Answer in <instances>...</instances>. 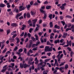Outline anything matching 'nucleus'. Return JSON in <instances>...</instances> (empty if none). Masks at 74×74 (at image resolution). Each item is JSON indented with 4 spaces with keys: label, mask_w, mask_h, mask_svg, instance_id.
Returning <instances> with one entry per match:
<instances>
[{
    "label": "nucleus",
    "mask_w": 74,
    "mask_h": 74,
    "mask_svg": "<svg viewBox=\"0 0 74 74\" xmlns=\"http://www.w3.org/2000/svg\"><path fill=\"white\" fill-rule=\"evenodd\" d=\"M23 35H24V32H23L21 34L20 36L22 37V36H23Z\"/></svg>",
    "instance_id": "3c124183"
},
{
    "label": "nucleus",
    "mask_w": 74,
    "mask_h": 74,
    "mask_svg": "<svg viewBox=\"0 0 74 74\" xmlns=\"http://www.w3.org/2000/svg\"><path fill=\"white\" fill-rule=\"evenodd\" d=\"M16 37V34H15L13 36L12 38H15V37Z\"/></svg>",
    "instance_id": "a19ab883"
},
{
    "label": "nucleus",
    "mask_w": 74,
    "mask_h": 74,
    "mask_svg": "<svg viewBox=\"0 0 74 74\" xmlns=\"http://www.w3.org/2000/svg\"><path fill=\"white\" fill-rule=\"evenodd\" d=\"M41 8L42 10H44L45 9V6H41Z\"/></svg>",
    "instance_id": "6e6d98bb"
},
{
    "label": "nucleus",
    "mask_w": 74,
    "mask_h": 74,
    "mask_svg": "<svg viewBox=\"0 0 74 74\" xmlns=\"http://www.w3.org/2000/svg\"><path fill=\"white\" fill-rule=\"evenodd\" d=\"M44 63V65H42V67H45V65L47 64V62H43V63Z\"/></svg>",
    "instance_id": "58836bf2"
},
{
    "label": "nucleus",
    "mask_w": 74,
    "mask_h": 74,
    "mask_svg": "<svg viewBox=\"0 0 74 74\" xmlns=\"http://www.w3.org/2000/svg\"><path fill=\"white\" fill-rule=\"evenodd\" d=\"M32 42H30V44L28 46L29 48H30L31 47V46H32Z\"/></svg>",
    "instance_id": "6ab92c4d"
},
{
    "label": "nucleus",
    "mask_w": 74,
    "mask_h": 74,
    "mask_svg": "<svg viewBox=\"0 0 74 74\" xmlns=\"http://www.w3.org/2000/svg\"><path fill=\"white\" fill-rule=\"evenodd\" d=\"M27 36L29 37H31V35H30V33H29L28 34Z\"/></svg>",
    "instance_id": "338daca9"
},
{
    "label": "nucleus",
    "mask_w": 74,
    "mask_h": 74,
    "mask_svg": "<svg viewBox=\"0 0 74 74\" xmlns=\"http://www.w3.org/2000/svg\"><path fill=\"white\" fill-rule=\"evenodd\" d=\"M38 60L36 61L35 63V64H38Z\"/></svg>",
    "instance_id": "680f3d73"
},
{
    "label": "nucleus",
    "mask_w": 74,
    "mask_h": 74,
    "mask_svg": "<svg viewBox=\"0 0 74 74\" xmlns=\"http://www.w3.org/2000/svg\"><path fill=\"white\" fill-rule=\"evenodd\" d=\"M14 11L16 13H18V12H19V10L18 9L16 8L15 9H14Z\"/></svg>",
    "instance_id": "412c9836"
},
{
    "label": "nucleus",
    "mask_w": 74,
    "mask_h": 74,
    "mask_svg": "<svg viewBox=\"0 0 74 74\" xmlns=\"http://www.w3.org/2000/svg\"><path fill=\"white\" fill-rule=\"evenodd\" d=\"M43 74H47V72H46V71H43Z\"/></svg>",
    "instance_id": "bf43d9fd"
},
{
    "label": "nucleus",
    "mask_w": 74,
    "mask_h": 74,
    "mask_svg": "<svg viewBox=\"0 0 74 74\" xmlns=\"http://www.w3.org/2000/svg\"><path fill=\"white\" fill-rule=\"evenodd\" d=\"M7 51V48H5L2 51V53H4Z\"/></svg>",
    "instance_id": "cd10ccee"
},
{
    "label": "nucleus",
    "mask_w": 74,
    "mask_h": 74,
    "mask_svg": "<svg viewBox=\"0 0 74 74\" xmlns=\"http://www.w3.org/2000/svg\"><path fill=\"white\" fill-rule=\"evenodd\" d=\"M36 46V44H33L32 45V48H34V47H35V46Z\"/></svg>",
    "instance_id": "e433bc0d"
},
{
    "label": "nucleus",
    "mask_w": 74,
    "mask_h": 74,
    "mask_svg": "<svg viewBox=\"0 0 74 74\" xmlns=\"http://www.w3.org/2000/svg\"><path fill=\"white\" fill-rule=\"evenodd\" d=\"M51 60V58L47 59L45 60V62H48L49 61V60Z\"/></svg>",
    "instance_id": "ddd939ff"
},
{
    "label": "nucleus",
    "mask_w": 74,
    "mask_h": 74,
    "mask_svg": "<svg viewBox=\"0 0 74 74\" xmlns=\"http://www.w3.org/2000/svg\"><path fill=\"white\" fill-rule=\"evenodd\" d=\"M71 41L70 40L69 41V42H68V43H67V44L69 45L70 47H71Z\"/></svg>",
    "instance_id": "4468645a"
},
{
    "label": "nucleus",
    "mask_w": 74,
    "mask_h": 74,
    "mask_svg": "<svg viewBox=\"0 0 74 74\" xmlns=\"http://www.w3.org/2000/svg\"><path fill=\"white\" fill-rule=\"evenodd\" d=\"M20 67H21L22 69H23V68H26L27 67H29V65H28L27 64H22L21 63L20 64Z\"/></svg>",
    "instance_id": "f03ea898"
},
{
    "label": "nucleus",
    "mask_w": 74,
    "mask_h": 74,
    "mask_svg": "<svg viewBox=\"0 0 74 74\" xmlns=\"http://www.w3.org/2000/svg\"><path fill=\"white\" fill-rule=\"evenodd\" d=\"M44 46L43 45H42V46H40L39 47V48H44Z\"/></svg>",
    "instance_id": "052dcab7"
},
{
    "label": "nucleus",
    "mask_w": 74,
    "mask_h": 74,
    "mask_svg": "<svg viewBox=\"0 0 74 74\" xmlns=\"http://www.w3.org/2000/svg\"><path fill=\"white\" fill-rule=\"evenodd\" d=\"M18 8H19V11H23V10H24L25 9V7H23L22 6H20Z\"/></svg>",
    "instance_id": "20e7f679"
},
{
    "label": "nucleus",
    "mask_w": 74,
    "mask_h": 74,
    "mask_svg": "<svg viewBox=\"0 0 74 74\" xmlns=\"http://www.w3.org/2000/svg\"><path fill=\"white\" fill-rule=\"evenodd\" d=\"M6 68H3V69L2 70H1V72H2V73H3L4 72H5V71H6Z\"/></svg>",
    "instance_id": "2eb2a0df"
},
{
    "label": "nucleus",
    "mask_w": 74,
    "mask_h": 74,
    "mask_svg": "<svg viewBox=\"0 0 74 74\" xmlns=\"http://www.w3.org/2000/svg\"><path fill=\"white\" fill-rule=\"evenodd\" d=\"M16 33V31H13L12 32V33L11 34L12 35H14V33Z\"/></svg>",
    "instance_id": "a18cd8bd"
},
{
    "label": "nucleus",
    "mask_w": 74,
    "mask_h": 74,
    "mask_svg": "<svg viewBox=\"0 0 74 74\" xmlns=\"http://www.w3.org/2000/svg\"><path fill=\"white\" fill-rule=\"evenodd\" d=\"M60 8H61V9L62 10H64V6L62 5L61 6H60Z\"/></svg>",
    "instance_id": "dca6fc26"
},
{
    "label": "nucleus",
    "mask_w": 74,
    "mask_h": 74,
    "mask_svg": "<svg viewBox=\"0 0 74 74\" xmlns=\"http://www.w3.org/2000/svg\"><path fill=\"white\" fill-rule=\"evenodd\" d=\"M40 41L42 43H44V40H43L42 38H40Z\"/></svg>",
    "instance_id": "37998d69"
},
{
    "label": "nucleus",
    "mask_w": 74,
    "mask_h": 74,
    "mask_svg": "<svg viewBox=\"0 0 74 74\" xmlns=\"http://www.w3.org/2000/svg\"><path fill=\"white\" fill-rule=\"evenodd\" d=\"M35 36L36 37V40H38V36H37V35H36Z\"/></svg>",
    "instance_id": "8fccbe9b"
},
{
    "label": "nucleus",
    "mask_w": 74,
    "mask_h": 74,
    "mask_svg": "<svg viewBox=\"0 0 74 74\" xmlns=\"http://www.w3.org/2000/svg\"><path fill=\"white\" fill-rule=\"evenodd\" d=\"M34 5H38V3L36 2L34 3Z\"/></svg>",
    "instance_id": "0e129e2a"
},
{
    "label": "nucleus",
    "mask_w": 74,
    "mask_h": 74,
    "mask_svg": "<svg viewBox=\"0 0 74 74\" xmlns=\"http://www.w3.org/2000/svg\"><path fill=\"white\" fill-rule=\"evenodd\" d=\"M50 27H53V23L52 22H50L49 23Z\"/></svg>",
    "instance_id": "1a4fd4ad"
},
{
    "label": "nucleus",
    "mask_w": 74,
    "mask_h": 74,
    "mask_svg": "<svg viewBox=\"0 0 74 74\" xmlns=\"http://www.w3.org/2000/svg\"><path fill=\"white\" fill-rule=\"evenodd\" d=\"M16 15H17L18 16V17H19V16H21V15H22V13H20L19 14H17Z\"/></svg>",
    "instance_id": "ea45409f"
},
{
    "label": "nucleus",
    "mask_w": 74,
    "mask_h": 74,
    "mask_svg": "<svg viewBox=\"0 0 74 74\" xmlns=\"http://www.w3.org/2000/svg\"><path fill=\"white\" fill-rule=\"evenodd\" d=\"M33 30V29L31 28L29 29V33H32V31Z\"/></svg>",
    "instance_id": "09e8293b"
},
{
    "label": "nucleus",
    "mask_w": 74,
    "mask_h": 74,
    "mask_svg": "<svg viewBox=\"0 0 74 74\" xmlns=\"http://www.w3.org/2000/svg\"><path fill=\"white\" fill-rule=\"evenodd\" d=\"M32 70H33L34 69V65H32V67H30L29 68V72L30 73H31V71H32Z\"/></svg>",
    "instance_id": "39448f33"
},
{
    "label": "nucleus",
    "mask_w": 74,
    "mask_h": 74,
    "mask_svg": "<svg viewBox=\"0 0 74 74\" xmlns=\"http://www.w3.org/2000/svg\"><path fill=\"white\" fill-rule=\"evenodd\" d=\"M31 15H35V14H36V13H35L34 12H33L32 11H31Z\"/></svg>",
    "instance_id": "b1692460"
},
{
    "label": "nucleus",
    "mask_w": 74,
    "mask_h": 74,
    "mask_svg": "<svg viewBox=\"0 0 74 74\" xmlns=\"http://www.w3.org/2000/svg\"><path fill=\"white\" fill-rule=\"evenodd\" d=\"M31 6L30 5H28L27 7V9H28V8H30V7Z\"/></svg>",
    "instance_id": "e2e57ef3"
},
{
    "label": "nucleus",
    "mask_w": 74,
    "mask_h": 74,
    "mask_svg": "<svg viewBox=\"0 0 74 74\" xmlns=\"http://www.w3.org/2000/svg\"><path fill=\"white\" fill-rule=\"evenodd\" d=\"M40 44V41L39 40H38V41L36 43V45L37 46V45H38Z\"/></svg>",
    "instance_id": "393cba45"
},
{
    "label": "nucleus",
    "mask_w": 74,
    "mask_h": 74,
    "mask_svg": "<svg viewBox=\"0 0 74 74\" xmlns=\"http://www.w3.org/2000/svg\"><path fill=\"white\" fill-rule=\"evenodd\" d=\"M48 3V1H46L44 2V4H47Z\"/></svg>",
    "instance_id": "603ef678"
},
{
    "label": "nucleus",
    "mask_w": 74,
    "mask_h": 74,
    "mask_svg": "<svg viewBox=\"0 0 74 74\" xmlns=\"http://www.w3.org/2000/svg\"><path fill=\"white\" fill-rule=\"evenodd\" d=\"M55 69L56 70H60L61 71V73H63L64 72V71H63L62 70L64 69V68L63 67H61L60 68L58 67H56L55 68Z\"/></svg>",
    "instance_id": "7ed1b4c3"
},
{
    "label": "nucleus",
    "mask_w": 74,
    "mask_h": 74,
    "mask_svg": "<svg viewBox=\"0 0 74 74\" xmlns=\"http://www.w3.org/2000/svg\"><path fill=\"white\" fill-rule=\"evenodd\" d=\"M22 51H23V49H21L18 50V52H19V53L22 52Z\"/></svg>",
    "instance_id": "2f4dec72"
},
{
    "label": "nucleus",
    "mask_w": 74,
    "mask_h": 74,
    "mask_svg": "<svg viewBox=\"0 0 74 74\" xmlns=\"http://www.w3.org/2000/svg\"><path fill=\"white\" fill-rule=\"evenodd\" d=\"M29 52H30V53H33V51H32V49H30L29 50Z\"/></svg>",
    "instance_id": "4d7b16f0"
},
{
    "label": "nucleus",
    "mask_w": 74,
    "mask_h": 74,
    "mask_svg": "<svg viewBox=\"0 0 74 74\" xmlns=\"http://www.w3.org/2000/svg\"><path fill=\"white\" fill-rule=\"evenodd\" d=\"M66 18H72V17H71V16H70V15H67L66 16Z\"/></svg>",
    "instance_id": "4be33fe9"
},
{
    "label": "nucleus",
    "mask_w": 74,
    "mask_h": 74,
    "mask_svg": "<svg viewBox=\"0 0 74 74\" xmlns=\"http://www.w3.org/2000/svg\"><path fill=\"white\" fill-rule=\"evenodd\" d=\"M52 7L51 6H47L46 7V8L47 10H49V9H50Z\"/></svg>",
    "instance_id": "f3484780"
},
{
    "label": "nucleus",
    "mask_w": 74,
    "mask_h": 74,
    "mask_svg": "<svg viewBox=\"0 0 74 74\" xmlns=\"http://www.w3.org/2000/svg\"><path fill=\"white\" fill-rule=\"evenodd\" d=\"M37 19H35L32 20L33 23H36V22H37Z\"/></svg>",
    "instance_id": "bb28decb"
},
{
    "label": "nucleus",
    "mask_w": 74,
    "mask_h": 74,
    "mask_svg": "<svg viewBox=\"0 0 74 74\" xmlns=\"http://www.w3.org/2000/svg\"><path fill=\"white\" fill-rule=\"evenodd\" d=\"M63 56V54H62L60 56V59H62Z\"/></svg>",
    "instance_id": "864d4df0"
},
{
    "label": "nucleus",
    "mask_w": 74,
    "mask_h": 74,
    "mask_svg": "<svg viewBox=\"0 0 74 74\" xmlns=\"http://www.w3.org/2000/svg\"><path fill=\"white\" fill-rule=\"evenodd\" d=\"M61 23L62 24H63V26H64V25H65V22H64L63 21H61Z\"/></svg>",
    "instance_id": "c756f323"
},
{
    "label": "nucleus",
    "mask_w": 74,
    "mask_h": 74,
    "mask_svg": "<svg viewBox=\"0 0 74 74\" xmlns=\"http://www.w3.org/2000/svg\"><path fill=\"white\" fill-rule=\"evenodd\" d=\"M70 54L71 57H73V51H71Z\"/></svg>",
    "instance_id": "72a5a7b5"
},
{
    "label": "nucleus",
    "mask_w": 74,
    "mask_h": 74,
    "mask_svg": "<svg viewBox=\"0 0 74 74\" xmlns=\"http://www.w3.org/2000/svg\"><path fill=\"white\" fill-rule=\"evenodd\" d=\"M47 45H51V46H53V45H54L53 44L49 42V41H47Z\"/></svg>",
    "instance_id": "423d86ee"
},
{
    "label": "nucleus",
    "mask_w": 74,
    "mask_h": 74,
    "mask_svg": "<svg viewBox=\"0 0 74 74\" xmlns=\"http://www.w3.org/2000/svg\"><path fill=\"white\" fill-rule=\"evenodd\" d=\"M10 64L11 66H12V67H14V66H15V64L14 63H11Z\"/></svg>",
    "instance_id": "13d9d810"
},
{
    "label": "nucleus",
    "mask_w": 74,
    "mask_h": 74,
    "mask_svg": "<svg viewBox=\"0 0 74 74\" xmlns=\"http://www.w3.org/2000/svg\"><path fill=\"white\" fill-rule=\"evenodd\" d=\"M44 16L42 18L44 19H47V14L46 13H44Z\"/></svg>",
    "instance_id": "0eeeda50"
},
{
    "label": "nucleus",
    "mask_w": 74,
    "mask_h": 74,
    "mask_svg": "<svg viewBox=\"0 0 74 74\" xmlns=\"http://www.w3.org/2000/svg\"><path fill=\"white\" fill-rule=\"evenodd\" d=\"M52 51V49H51L49 48V46H46L45 49V52H47L48 51L49 52H51Z\"/></svg>",
    "instance_id": "f257e3e1"
},
{
    "label": "nucleus",
    "mask_w": 74,
    "mask_h": 74,
    "mask_svg": "<svg viewBox=\"0 0 74 74\" xmlns=\"http://www.w3.org/2000/svg\"><path fill=\"white\" fill-rule=\"evenodd\" d=\"M11 26L14 27V26H17V24L15 23H12L11 24Z\"/></svg>",
    "instance_id": "6e6552de"
},
{
    "label": "nucleus",
    "mask_w": 74,
    "mask_h": 74,
    "mask_svg": "<svg viewBox=\"0 0 74 74\" xmlns=\"http://www.w3.org/2000/svg\"><path fill=\"white\" fill-rule=\"evenodd\" d=\"M54 28L55 29H60V27L56 25L54 26Z\"/></svg>",
    "instance_id": "9d476101"
},
{
    "label": "nucleus",
    "mask_w": 74,
    "mask_h": 74,
    "mask_svg": "<svg viewBox=\"0 0 74 74\" xmlns=\"http://www.w3.org/2000/svg\"><path fill=\"white\" fill-rule=\"evenodd\" d=\"M66 62H61L60 64L59 65V66L60 67V66H63L64 64V63H65Z\"/></svg>",
    "instance_id": "f8f14e48"
},
{
    "label": "nucleus",
    "mask_w": 74,
    "mask_h": 74,
    "mask_svg": "<svg viewBox=\"0 0 74 74\" xmlns=\"http://www.w3.org/2000/svg\"><path fill=\"white\" fill-rule=\"evenodd\" d=\"M17 49H18V47H17V46H16L15 48L14 49V51H16Z\"/></svg>",
    "instance_id": "c9c22d12"
},
{
    "label": "nucleus",
    "mask_w": 74,
    "mask_h": 74,
    "mask_svg": "<svg viewBox=\"0 0 74 74\" xmlns=\"http://www.w3.org/2000/svg\"><path fill=\"white\" fill-rule=\"evenodd\" d=\"M64 41V39H62L61 40H60V42L61 43H62Z\"/></svg>",
    "instance_id": "de8ad7c7"
},
{
    "label": "nucleus",
    "mask_w": 74,
    "mask_h": 74,
    "mask_svg": "<svg viewBox=\"0 0 74 74\" xmlns=\"http://www.w3.org/2000/svg\"><path fill=\"white\" fill-rule=\"evenodd\" d=\"M69 67V65L68 64H66L65 66V69H67Z\"/></svg>",
    "instance_id": "c85d7f7f"
},
{
    "label": "nucleus",
    "mask_w": 74,
    "mask_h": 74,
    "mask_svg": "<svg viewBox=\"0 0 74 74\" xmlns=\"http://www.w3.org/2000/svg\"><path fill=\"white\" fill-rule=\"evenodd\" d=\"M44 42H46L47 41V39L45 38L43 39Z\"/></svg>",
    "instance_id": "c03bdc74"
},
{
    "label": "nucleus",
    "mask_w": 74,
    "mask_h": 74,
    "mask_svg": "<svg viewBox=\"0 0 74 74\" xmlns=\"http://www.w3.org/2000/svg\"><path fill=\"white\" fill-rule=\"evenodd\" d=\"M29 60H30L31 62H32V61H33V58L30 57L29 58Z\"/></svg>",
    "instance_id": "5fc2aeb1"
},
{
    "label": "nucleus",
    "mask_w": 74,
    "mask_h": 74,
    "mask_svg": "<svg viewBox=\"0 0 74 74\" xmlns=\"http://www.w3.org/2000/svg\"><path fill=\"white\" fill-rule=\"evenodd\" d=\"M41 58L42 59H46L47 58V57L46 56H42L41 57Z\"/></svg>",
    "instance_id": "f704fd0d"
},
{
    "label": "nucleus",
    "mask_w": 74,
    "mask_h": 74,
    "mask_svg": "<svg viewBox=\"0 0 74 74\" xmlns=\"http://www.w3.org/2000/svg\"><path fill=\"white\" fill-rule=\"evenodd\" d=\"M4 7H5V5L3 4H1L0 5V7H1L2 8Z\"/></svg>",
    "instance_id": "aec40b11"
},
{
    "label": "nucleus",
    "mask_w": 74,
    "mask_h": 74,
    "mask_svg": "<svg viewBox=\"0 0 74 74\" xmlns=\"http://www.w3.org/2000/svg\"><path fill=\"white\" fill-rule=\"evenodd\" d=\"M26 16L28 18H30V13H27L26 14Z\"/></svg>",
    "instance_id": "a211bd4d"
},
{
    "label": "nucleus",
    "mask_w": 74,
    "mask_h": 74,
    "mask_svg": "<svg viewBox=\"0 0 74 74\" xmlns=\"http://www.w3.org/2000/svg\"><path fill=\"white\" fill-rule=\"evenodd\" d=\"M11 62H15V60H14L12 59V58H11Z\"/></svg>",
    "instance_id": "69168bd1"
},
{
    "label": "nucleus",
    "mask_w": 74,
    "mask_h": 74,
    "mask_svg": "<svg viewBox=\"0 0 74 74\" xmlns=\"http://www.w3.org/2000/svg\"><path fill=\"white\" fill-rule=\"evenodd\" d=\"M52 14H51L49 16V18H50V19H52Z\"/></svg>",
    "instance_id": "5701e85b"
},
{
    "label": "nucleus",
    "mask_w": 74,
    "mask_h": 74,
    "mask_svg": "<svg viewBox=\"0 0 74 74\" xmlns=\"http://www.w3.org/2000/svg\"><path fill=\"white\" fill-rule=\"evenodd\" d=\"M37 47H36V48H34L32 49V51H36L37 50Z\"/></svg>",
    "instance_id": "79ce46f5"
},
{
    "label": "nucleus",
    "mask_w": 74,
    "mask_h": 74,
    "mask_svg": "<svg viewBox=\"0 0 74 74\" xmlns=\"http://www.w3.org/2000/svg\"><path fill=\"white\" fill-rule=\"evenodd\" d=\"M13 0H9V2L10 3H12V2H13Z\"/></svg>",
    "instance_id": "774afa93"
},
{
    "label": "nucleus",
    "mask_w": 74,
    "mask_h": 74,
    "mask_svg": "<svg viewBox=\"0 0 74 74\" xmlns=\"http://www.w3.org/2000/svg\"><path fill=\"white\" fill-rule=\"evenodd\" d=\"M40 11L41 12H42V13H44V11L42 10V9H40Z\"/></svg>",
    "instance_id": "49530a36"
},
{
    "label": "nucleus",
    "mask_w": 74,
    "mask_h": 74,
    "mask_svg": "<svg viewBox=\"0 0 74 74\" xmlns=\"http://www.w3.org/2000/svg\"><path fill=\"white\" fill-rule=\"evenodd\" d=\"M67 49L69 50V52H71V48H70V47H67Z\"/></svg>",
    "instance_id": "7c9ffc66"
},
{
    "label": "nucleus",
    "mask_w": 74,
    "mask_h": 74,
    "mask_svg": "<svg viewBox=\"0 0 74 74\" xmlns=\"http://www.w3.org/2000/svg\"><path fill=\"white\" fill-rule=\"evenodd\" d=\"M58 42H60L59 40H58L55 41V43L56 44H57Z\"/></svg>",
    "instance_id": "473e14b6"
},
{
    "label": "nucleus",
    "mask_w": 74,
    "mask_h": 74,
    "mask_svg": "<svg viewBox=\"0 0 74 74\" xmlns=\"http://www.w3.org/2000/svg\"><path fill=\"white\" fill-rule=\"evenodd\" d=\"M71 26V23H68L67 24V26L68 27H70Z\"/></svg>",
    "instance_id": "4c0bfd02"
},
{
    "label": "nucleus",
    "mask_w": 74,
    "mask_h": 74,
    "mask_svg": "<svg viewBox=\"0 0 74 74\" xmlns=\"http://www.w3.org/2000/svg\"><path fill=\"white\" fill-rule=\"evenodd\" d=\"M15 39H16V40H17V44H18V43H19V42L20 41L19 40V38H15Z\"/></svg>",
    "instance_id": "9b49d317"
},
{
    "label": "nucleus",
    "mask_w": 74,
    "mask_h": 74,
    "mask_svg": "<svg viewBox=\"0 0 74 74\" xmlns=\"http://www.w3.org/2000/svg\"><path fill=\"white\" fill-rule=\"evenodd\" d=\"M10 33V30L8 29L7 30V34L8 35Z\"/></svg>",
    "instance_id": "a878e982"
}]
</instances>
